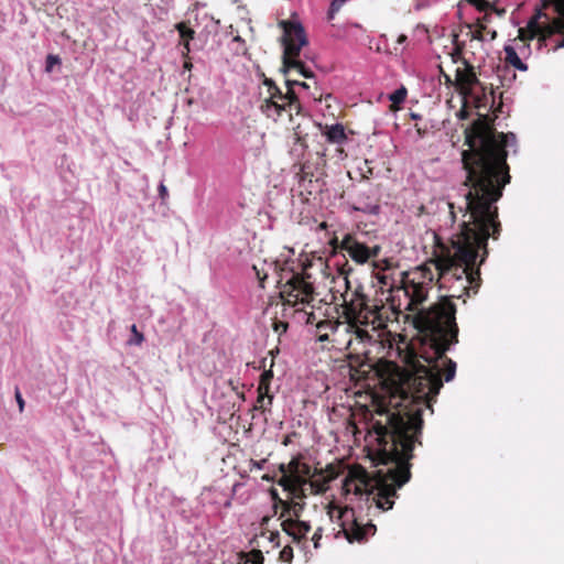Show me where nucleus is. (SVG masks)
<instances>
[{
    "label": "nucleus",
    "instance_id": "f257e3e1",
    "mask_svg": "<svg viewBox=\"0 0 564 564\" xmlns=\"http://www.w3.org/2000/svg\"><path fill=\"white\" fill-rule=\"evenodd\" d=\"M516 141L512 132H498L494 119L480 116L465 130L466 150L460 153L462 166L466 173L464 186L465 206L458 207L463 217L460 230L453 235L448 243L435 235L432 258L411 272H402L401 289L409 299L406 310L413 311L427 297L429 286L437 272L440 289L448 294L442 300L462 299L470 293L477 294L481 283L480 267L488 258V239L497 240L501 232L496 203L502 197L503 189L510 183V169L507 163V147Z\"/></svg>",
    "mask_w": 564,
    "mask_h": 564
},
{
    "label": "nucleus",
    "instance_id": "f03ea898",
    "mask_svg": "<svg viewBox=\"0 0 564 564\" xmlns=\"http://www.w3.org/2000/svg\"><path fill=\"white\" fill-rule=\"evenodd\" d=\"M416 326L433 349L434 357H424L427 362L424 365L414 352H411L405 357L406 369L392 365L393 371L389 378L390 392L393 399L399 398L400 401L395 402L393 410L382 409L378 411V415L383 419L400 416L412 420L417 412L422 430L423 406L434 400L443 387L438 360H443L445 365V381L454 379L456 373V362L445 355L452 345L458 343L455 304L444 299L431 310L420 312Z\"/></svg>",
    "mask_w": 564,
    "mask_h": 564
},
{
    "label": "nucleus",
    "instance_id": "7ed1b4c3",
    "mask_svg": "<svg viewBox=\"0 0 564 564\" xmlns=\"http://www.w3.org/2000/svg\"><path fill=\"white\" fill-rule=\"evenodd\" d=\"M416 412L414 419L400 416H386L373 421L372 431L377 435L380 446L378 457L381 464H394L386 473L379 470V488L373 497L377 508L389 510L393 507L392 498L397 490L411 478L410 460L413 458L415 444L422 445L421 420Z\"/></svg>",
    "mask_w": 564,
    "mask_h": 564
},
{
    "label": "nucleus",
    "instance_id": "20e7f679",
    "mask_svg": "<svg viewBox=\"0 0 564 564\" xmlns=\"http://www.w3.org/2000/svg\"><path fill=\"white\" fill-rule=\"evenodd\" d=\"M281 25L284 30L282 72L285 76L286 91L282 93L272 79L265 78L263 84L268 87L269 96L263 100L260 109L268 118L273 120L280 118L283 112H288L292 120L293 111L300 115L302 106L296 93L292 89L289 75L292 70H295L305 78H313L314 73L299 59L302 47L307 44L304 28L300 23L291 21H281Z\"/></svg>",
    "mask_w": 564,
    "mask_h": 564
},
{
    "label": "nucleus",
    "instance_id": "39448f33",
    "mask_svg": "<svg viewBox=\"0 0 564 564\" xmlns=\"http://www.w3.org/2000/svg\"><path fill=\"white\" fill-rule=\"evenodd\" d=\"M352 268L346 260L339 268V274L344 276L346 284V292L341 294L344 299V317L346 322H359L365 326H372V329H381L387 326L389 321V308L384 304L379 303L377 300L370 302L368 296L362 292V288H356L351 293L348 292L350 283L348 280Z\"/></svg>",
    "mask_w": 564,
    "mask_h": 564
},
{
    "label": "nucleus",
    "instance_id": "423d86ee",
    "mask_svg": "<svg viewBox=\"0 0 564 564\" xmlns=\"http://www.w3.org/2000/svg\"><path fill=\"white\" fill-rule=\"evenodd\" d=\"M453 45L454 46L452 51L448 53L452 62L455 64L462 62L464 65L463 68L458 67L456 69L455 86L457 87L458 91L462 95L467 96L470 95L474 86H479L482 93L481 95L476 96L475 107L480 109L481 107H487L489 105L491 108L496 102V95L492 86L487 93V88L478 80L474 70V66L465 57H463L465 44L458 41L457 34H453Z\"/></svg>",
    "mask_w": 564,
    "mask_h": 564
},
{
    "label": "nucleus",
    "instance_id": "0eeeda50",
    "mask_svg": "<svg viewBox=\"0 0 564 564\" xmlns=\"http://www.w3.org/2000/svg\"><path fill=\"white\" fill-rule=\"evenodd\" d=\"M540 13L531 18L525 28H520L518 31V40L522 43L523 47H529L527 42L538 37L540 47L546 46L547 42L555 35L562 34L563 37L555 42L552 50L556 51L564 47V17L553 19L551 22L545 24L539 21Z\"/></svg>",
    "mask_w": 564,
    "mask_h": 564
},
{
    "label": "nucleus",
    "instance_id": "6e6552de",
    "mask_svg": "<svg viewBox=\"0 0 564 564\" xmlns=\"http://www.w3.org/2000/svg\"><path fill=\"white\" fill-rule=\"evenodd\" d=\"M335 511L337 512V518L341 529L340 532L344 533L349 543H365L370 536L375 535L377 531L376 525L371 522H360L356 517L354 508L348 506L341 508L329 505L327 513L330 519L334 518Z\"/></svg>",
    "mask_w": 564,
    "mask_h": 564
},
{
    "label": "nucleus",
    "instance_id": "1a4fd4ad",
    "mask_svg": "<svg viewBox=\"0 0 564 564\" xmlns=\"http://www.w3.org/2000/svg\"><path fill=\"white\" fill-rule=\"evenodd\" d=\"M278 501L282 508L280 514V519H283L281 523L282 530L293 539V542L301 543L306 539L307 533L312 529L308 522L300 520L305 503L282 499H278Z\"/></svg>",
    "mask_w": 564,
    "mask_h": 564
},
{
    "label": "nucleus",
    "instance_id": "9d476101",
    "mask_svg": "<svg viewBox=\"0 0 564 564\" xmlns=\"http://www.w3.org/2000/svg\"><path fill=\"white\" fill-rule=\"evenodd\" d=\"M310 274L292 272L291 276L281 286L280 296L285 304H308L314 299V286L308 281Z\"/></svg>",
    "mask_w": 564,
    "mask_h": 564
},
{
    "label": "nucleus",
    "instance_id": "9b49d317",
    "mask_svg": "<svg viewBox=\"0 0 564 564\" xmlns=\"http://www.w3.org/2000/svg\"><path fill=\"white\" fill-rule=\"evenodd\" d=\"M341 250L347 252L352 261L357 264L368 263L370 260L377 261L379 253L381 252L380 245L369 246L364 241H360L357 236L352 234H346L341 239Z\"/></svg>",
    "mask_w": 564,
    "mask_h": 564
},
{
    "label": "nucleus",
    "instance_id": "f8f14e48",
    "mask_svg": "<svg viewBox=\"0 0 564 564\" xmlns=\"http://www.w3.org/2000/svg\"><path fill=\"white\" fill-rule=\"evenodd\" d=\"M360 326L365 325L355 321H348L344 325L345 333L350 335L345 348L348 350V357L356 362H360V357L368 354L366 345L372 340L369 332Z\"/></svg>",
    "mask_w": 564,
    "mask_h": 564
},
{
    "label": "nucleus",
    "instance_id": "ddd939ff",
    "mask_svg": "<svg viewBox=\"0 0 564 564\" xmlns=\"http://www.w3.org/2000/svg\"><path fill=\"white\" fill-rule=\"evenodd\" d=\"M373 273L381 288L393 291L398 281L394 279L392 271L398 267L391 258L379 259L372 262Z\"/></svg>",
    "mask_w": 564,
    "mask_h": 564
},
{
    "label": "nucleus",
    "instance_id": "4468645a",
    "mask_svg": "<svg viewBox=\"0 0 564 564\" xmlns=\"http://www.w3.org/2000/svg\"><path fill=\"white\" fill-rule=\"evenodd\" d=\"M335 478V471L332 466H328L326 470L323 469H314L313 476L310 477L306 492L308 491L311 495L323 494L327 490V484Z\"/></svg>",
    "mask_w": 564,
    "mask_h": 564
},
{
    "label": "nucleus",
    "instance_id": "2eb2a0df",
    "mask_svg": "<svg viewBox=\"0 0 564 564\" xmlns=\"http://www.w3.org/2000/svg\"><path fill=\"white\" fill-rule=\"evenodd\" d=\"M344 325L338 321L322 319L316 323V337L319 343L330 341L332 347L340 344L337 338L340 327Z\"/></svg>",
    "mask_w": 564,
    "mask_h": 564
},
{
    "label": "nucleus",
    "instance_id": "dca6fc26",
    "mask_svg": "<svg viewBox=\"0 0 564 564\" xmlns=\"http://www.w3.org/2000/svg\"><path fill=\"white\" fill-rule=\"evenodd\" d=\"M301 455L293 457L288 464L290 473L295 478L296 486L301 487L306 492V486L311 476H313L314 469L306 464L301 462Z\"/></svg>",
    "mask_w": 564,
    "mask_h": 564
},
{
    "label": "nucleus",
    "instance_id": "f3484780",
    "mask_svg": "<svg viewBox=\"0 0 564 564\" xmlns=\"http://www.w3.org/2000/svg\"><path fill=\"white\" fill-rule=\"evenodd\" d=\"M279 470L282 474V477L279 479L278 485L281 486L284 490L289 491L294 498H306V492H304L301 487L296 486L295 478L293 477L292 473H290L289 466L281 464L279 466Z\"/></svg>",
    "mask_w": 564,
    "mask_h": 564
},
{
    "label": "nucleus",
    "instance_id": "a211bd4d",
    "mask_svg": "<svg viewBox=\"0 0 564 564\" xmlns=\"http://www.w3.org/2000/svg\"><path fill=\"white\" fill-rule=\"evenodd\" d=\"M176 30L178 31L181 37L180 44L183 46L182 55L187 57L188 53L191 52L189 41L194 39L195 31L191 29L185 22L177 23Z\"/></svg>",
    "mask_w": 564,
    "mask_h": 564
},
{
    "label": "nucleus",
    "instance_id": "6ab92c4d",
    "mask_svg": "<svg viewBox=\"0 0 564 564\" xmlns=\"http://www.w3.org/2000/svg\"><path fill=\"white\" fill-rule=\"evenodd\" d=\"M323 133L326 135L327 141L330 143L343 144L347 141V134L341 123L326 126Z\"/></svg>",
    "mask_w": 564,
    "mask_h": 564
},
{
    "label": "nucleus",
    "instance_id": "aec40b11",
    "mask_svg": "<svg viewBox=\"0 0 564 564\" xmlns=\"http://www.w3.org/2000/svg\"><path fill=\"white\" fill-rule=\"evenodd\" d=\"M505 53H506V63L513 66L514 68L519 69V70H527L528 69V66L525 63L522 62V59L519 57L517 51L514 50V47L508 45L505 47Z\"/></svg>",
    "mask_w": 564,
    "mask_h": 564
},
{
    "label": "nucleus",
    "instance_id": "412c9836",
    "mask_svg": "<svg viewBox=\"0 0 564 564\" xmlns=\"http://www.w3.org/2000/svg\"><path fill=\"white\" fill-rule=\"evenodd\" d=\"M272 401H273L272 394H270L269 392L261 393V391L258 390V398H257L256 404L253 405V410L262 411V412L269 411V408L271 406Z\"/></svg>",
    "mask_w": 564,
    "mask_h": 564
},
{
    "label": "nucleus",
    "instance_id": "4be33fe9",
    "mask_svg": "<svg viewBox=\"0 0 564 564\" xmlns=\"http://www.w3.org/2000/svg\"><path fill=\"white\" fill-rule=\"evenodd\" d=\"M273 378V371L272 369L264 370L260 376V381L258 386V390L261 391V393L270 392V383Z\"/></svg>",
    "mask_w": 564,
    "mask_h": 564
},
{
    "label": "nucleus",
    "instance_id": "5701e85b",
    "mask_svg": "<svg viewBox=\"0 0 564 564\" xmlns=\"http://www.w3.org/2000/svg\"><path fill=\"white\" fill-rule=\"evenodd\" d=\"M486 24L482 22L476 23V29L474 31H470L468 35H470L471 40L477 41H485V33Z\"/></svg>",
    "mask_w": 564,
    "mask_h": 564
},
{
    "label": "nucleus",
    "instance_id": "b1692460",
    "mask_svg": "<svg viewBox=\"0 0 564 564\" xmlns=\"http://www.w3.org/2000/svg\"><path fill=\"white\" fill-rule=\"evenodd\" d=\"M406 94V89L401 87L390 95V100L393 105H400L405 100Z\"/></svg>",
    "mask_w": 564,
    "mask_h": 564
},
{
    "label": "nucleus",
    "instance_id": "393cba45",
    "mask_svg": "<svg viewBox=\"0 0 564 564\" xmlns=\"http://www.w3.org/2000/svg\"><path fill=\"white\" fill-rule=\"evenodd\" d=\"M346 0H333L327 13L328 20H333L335 14L340 10Z\"/></svg>",
    "mask_w": 564,
    "mask_h": 564
},
{
    "label": "nucleus",
    "instance_id": "a878e982",
    "mask_svg": "<svg viewBox=\"0 0 564 564\" xmlns=\"http://www.w3.org/2000/svg\"><path fill=\"white\" fill-rule=\"evenodd\" d=\"M280 560L285 563H291L293 560V549L290 545H285L279 555Z\"/></svg>",
    "mask_w": 564,
    "mask_h": 564
},
{
    "label": "nucleus",
    "instance_id": "bb28decb",
    "mask_svg": "<svg viewBox=\"0 0 564 564\" xmlns=\"http://www.w3.org/2000/svg\"><path fill=\"white\" fill-rule=\"evenodd\" d=\"M468 3L476 7L478 11H488V8L491 7V2L489 0H466Z\"/></svg>",
    "mask_w": 564,
    "mask_h": 564
},
{
    "label": "nucleus",
    "instance_id": "cd10ccee",
    "mask_svg": "<svg viewBox=\"0 0 564 564\" xmlns=\"http://www.w3.org/2000/svg\"><path fill=\"white\" fill-rule=\"evenodd\" d=\"M264 557L260 550H252L250 552L249 564H263Z\"/></svg>",
    "mask_w": 564,
    "mask_h": 564
},
{
    "label": "nucleus",
    "instance_id": "c85d7f7f",
    "mask_svg": "<svg viewBox=\"0 0 564 564\" xmlns=\"http://www.w3.org/2000/svg\"><path fill=\"white\" fill-rule=\"evenodd\" d=\"M131 332H132V334H133V338H132V339H130V341H129V343H130V344H134V345H141V344H142V341L144 340V336H143V334H142V333H140V332L138 330V328H137V326H135V325H132V326H131Z\"/></svg>",
    "mask_w": 564,
    "mask_h": 564
},
{
    "label": "nucleus",
    "instance_id": "c756f323",
    "mask_svg": "<svg viewBox=\"0 0 564 564\" xmlns=\"http://www.w3.org/2000/svg\"><path fill=\"white\" fill-rule=\"evenodd\" d=\"M272 326H273L274 332L280 334V335L285 333L288 330V327H289L286 322H282V321H278V319H275L273 322Z\"/></svg>",
    "mask_w": 564,
    "mask_h": 564
},
{
    "label": "nucleus",
    "instance_id": "7c9ffc66",
    "mask_svg": "<svg viewBox=\"0 0 564 564\" xmlns=\"http://www.w3.org/2000/svg\"><path fill=\"white\" fill-rule=\"evenodd\" d=\"M322 535H323V528H317L312 536V541L314 543V547L315 549H318L319 547V542L322 540Z\"/></svg>",
    "mask_w": 564,
    "mask_h": 564
},
{
    "label": "nucleus",
    "instance_id": "2f4dec72",
    "mask_svg": "<svg viewBox=\"0 0 564 564\" xmlns=\"http://www.w3.org/2000/svg\"><path fill=\"white\" fill-rule=\"evenodd\" d=\"M58 63H59L58 56L48 55L46 58V67H45L46 72H51L53 66Z\"/></svg>",
    "mask_w": 564,
    "mask_h": 564
},
{
    "label": "nucleus",
    "instance_id": "473e14b6",
    "mask_svg": "<svg viewBox=\"0 0 564 564\" xmlns=\"http://www.w3.org/2000/svg\"><path fill=\"white\" fill-rule=\"evenodd\" d=\"M340 245H341V240L339 241L337 237H333L329 240V246L332 247L334 254H336L338 251H343Z\"/></svg>",
    "mask_w": 564,
    "mask_h": 564
},
{
    "label": "nucleus",
    "instance_id": "72a5a7b5",
    "mask_svg": "<svg viewBox=\"0 0 564 564\" xmlns=\"http://www.w3.org/2000/svg\"><path fill=\"white\" fill-rule=\"evenodd\" d=\"M440 74H441V77L444 79V83L448 86H455V79H453L451 77L449 74H447L443 68L442 66H440Z\"/></svg>",
    "mask_w": 564,
    "mask_h": 564
},
{
    "label": "nucleus",
    "instance_id": "f704fd0d",
    "mask_svg": "<svg viewBox=\"0 0 564 564\" xmlns=\"http://www.w3.org/2000/svg\"><path fill=\"white\" fill-rule=\"evenodd\" d=\"M15 400L18 402L20 412H22L24 410L25 403L18 388L15 389Z\"/></svg>",
    "mask_w": 564,
    "mask_h": 564
},
{
    "label": "nucleus",
    "instance_id": "c9c22d12",
    "mask_svg": "<svg viewBox=\"0 0 564 564\" xmlns=\"http://www.w3.org/2000/svg\"><path fill=\"white\" fill-rule=\"evenodd\" d=\"M253 270L256 271L257 278H258L259 283H260V286L264 288L263 283H264V281H265V279L268 276L267 273L261 274L260 270L256 265H253Z\"/></svg>",
    "mask_w": 564,
    "mask_h": 564
},
{
    "label": "nucleus",
    "instance_id": "e433bc0d",
    "mask_svg": "<svg viewBox=\"0 0 564 564\" xmlns=\"http://www.w3.org/2000/svg\"><path fill=\"white\" fill-rule=\"evenodd\" d=\"M306 318H305V323L306 324H310V325H313V324H316L318 321L314 314V312H310V313H304Z\"/></svg>",
    "mask_w": 564,
    "mask_h": 564
},
{
    "label": "nucleus",
    "instance_id": "4c0bfd02",
    "mask_svg": "<svg viewBox=\"0 0 564 564\" xmlns=\"http://www.w3.org/2000/svg\"><path fill=\"white\" fill-rule=\"evenodd\" d=\"M485 33V40L489 39L490 41H494L497 37V32L495 30H490L486 26Z\"/></svg>",
    "mask_w": 564,
    "mask_h": 564
},
{
    "label": "nucleus",
    "instance_id": "58836bf2",
    "mask_svg": "<svg viewBox=\"0 0 564 564\" xmlns=\"http://www.w3.org/2000/svg\"><path fill=\"white\" fill-rule=\"evenodd\" d=\"M488 10L495 12L499 17H503L506 14V9H499L495 6V3H491V7H489Z\"/></svg>",
    "mask_w": 564,
    "mask_h": 564
},
{
    "label": "nucleus",
    "instance_id": "ea45409f",
    "mask_svg": "<svg viewBox=\"0 0 564 564\" xmlns=\"http://www.w3.org/2000/svg\"><path fill=\"white\" fill-rule=\"evenodd\" d=\"M485 15L481 19L477 20V23L482 22L487 25L490 22V14L487 11H484Z\"/></svg>",
    "mask_w": 564,
    "mask_h": 564
},
{
    "label": "nucleus",
    "instance_id": "a19ab883",
    "mask_svg": "<svg viewBox=\"0 0 564 564\" xmlns=\"http://www.w3.org/2000/svg\"><path fill=\"white\" fill-rule=\"evenodd\" d=\"M448 208H449V214H451V217L453 219V221L456 220V212H455V206L453 203H449L448 204Z\"/></svg>",
    "mask_w": 564,
    "mask_h": 564
},
{
    "label": "nucleus",
    "instance_id": "79ce46f5",
    "mask_svg": "<svg viewBox=\"0 0 564 564\" xmlns=\"http://www.w3.org/2000/svg\"><path fill=\"white\" fill-rule=\"evenodd\" d=\"M271 495H272V499L274 501V508L276 509L278 507H281V505L278 501V499H281V498L278 496V494L274 490H272Z\"/></svg>",
    "mask_w": 564,
    "mask_h": 564
},
{
    "label": "nucleus",
    "instance_id": "37998d69",
    "mask_svg": "<svg viewBox=\"0 0 564 564\" xmlns=\"http://www.w3.org/2000/svg\"><path fill=\"white\" fill-rule=\"evenodd\" d=\"M486 108L490 109V106L488 105ZM502 108V102L500 101L497 108H495V105L491 107L494 109V112H500ZM495 117H498V113H495Z\"/></svg>",
    "mask_w": 564,
    "mask_h": 564
},
{
    "label": "nucleus",
    "instance_id": "c03bdc74",
    "mask_svg": "<svg viewBox=\"0 0 564 564\" xmlns=\"http://www.w3.org/2000/svg\"><path fill=\"white\" fill-rule=\"evenodd\" d=\"M267 463V459H262L260 462H252V465L258 468V469H262L264 464Z\"/></svg>",
    "mask_w": 564,
    "mask_h": 564
},
{
    "label": "nucleus",
    "instance_id": "a18cd8bd",
    "mask_svg": "<svg viewBox=\"0 0 564 564\" xmlns=\"http://www.w3.org/2000/svg\"><path fill=\"white\" fill-rule=\"evenodd\" d=\"M159 192H160V196L162 198H164L167 195V189H166V187L163 184L160 185Z\"/></svg>",
    "mask_w": 564,
    "mask_h": 564
},
{
    "label": "nucleus",
    "instance_id": "49530a36",
    "mask_svg": "<svg viewBox=\"0 0 564 564\" xmlns=\"http://www.w3.org/2000/svg\"><path fill=\"white\" fill-rule=\"evenodd\" d=\"M299 129H300V124L295 128L296 141L300 142L301 144H303L304 143V138H302L300 135Z\"/></svg>",
    "mask_w": 564,
    "mask_h": 564
},
{
    "label": "nucleus",
    "instance_id": "de8ad7c7",
    "mask_svg": "<svg viewBox=\"0 0 564 564\" xmlns=\"http://www.w3.org/2000/svg\"><path fill=\"white\" fill-rule=\"evenodd\" d=\"M301 171H302V174H303L302 178L305 180L307 177V175H308V172H306V165L305 164L302 166Z\"/></svg>",
    "mask_w": 564,
    "mask_h": 564
},
{
    "label": "nucleus",
    "instance_id": "09e8293b",
    "mask_svg": "<svg viewBox=\"0 0 564 564\" xmlns=\"http://www.w3.org/2000/svg\"><path fill=\"white\" fill-rule=\"evenodd\" d=\"M415 128H416V131H417L419 135H420V137H423V135H424V133H425V130H424V129H422V127H419L417 124H415Z\"/></svg>",
    "mask_w": 564,
    "mask_h": 564
},
{
    "label": "nucleus",
    "instance_id": "8fccbe9b",
    "mask_svg": "<svg viewBox=\"0 0 564 564\" xmlns=\"http://www.w3.org/2000/svg\"><path fill=\"white\" fill-rule=\"evenodd\" d=\"M406 41V36L401 34L399 37H398V43L402 44L403 42Z\"/></svg>",
    "mask_w": 564,
    "mask_h": 564
},
{
    "label": "nucleus",
    "instance_id": "3c124183",
    "mask_svg": "<svg viewBox=\"0 0 564 564\" xmlns=\"http://www.w3.org/2000/svg\"><path fill=\"white\" fill-rule=\"evenodd\" d=\"M276 539H279V532H275V533L272 532L270 535V540L275 541Z\"/></svg>",
    "mask_w": 564,
    "mask_h": 564
},
{
    "label": "nucleus",
    "instance_id": "603ef678",
    "mask_svg": "<svg viewBox=\"0 0 564 564\" xmlns=\"http://www.w3.org/2000/svg\"><path fill=\"white\" fill-rule=\"evenodd\" d=\"M184 68L185 69H191L192 68V63L189 61H185L184 62Z\"/></svg>",
    "mask_w": 564,
    "mask_h": 564
},
{
    "label": "nucleus",
    "instance_id": "864d4df0",
    "mask_svg": "<svg viewBox=\"0 0 564 564\" xmlns=\"http://www.w3.org/2000/svg\"><path fill=\"white\" fill-rule=\"evenodd\" d=\"M291 82H292V89H294L295 85H300V83H301V82H299L296 79H292V78H291Z\"/></svg>",
    "mask_w": 564,
    "mask_h": 564
},
{
    "label": "nucleus",
    "instance_id": "5fc2aeb1",
    "mask_svg": "<svg viewBox=\"0 0 564 564\" xmlns=\"http://www.w3.org/2000/svg\"><path fill=\"white\" fill-rule=\"evenodd\" d=\"M299 86H301L303 88H308L310 87V85L306 84L305 82H301Z\"/></svg>",
    "mask_w": 564,
    "mask_h": 564
},
{
    "label": "nucleus",
    "instance_id": "6e6d98bb",
    "mask_svg": "<svg viewBox=\"0 0 564 564\" xmlns=\"http://www.w3.org/2000/svg\"><path fill=\"white\" fill-rule=\"evenodd\" d=\"M289 437H285V440L283 441V445H288L289 444Z\"/></svg>",
    "mask_w": 564,
    "mask_h": 564
},
{
    "label": "nucleus",
    "instance_id": "4d7b16f0",
    "mask_svg": "<svg viewBox=\"0 0 564 564\" xmlns=\"http://www.w3.org/2000/svg\"><path fill=\"white\" fill-rule=\"evenodd\" d=\"M412 117H413L414 119H417V118H419V116H417V115H414V113L412 115Z\"/></svg>",
    "mask_w": 564,
    "mask_h": 564
}]
</instances>
